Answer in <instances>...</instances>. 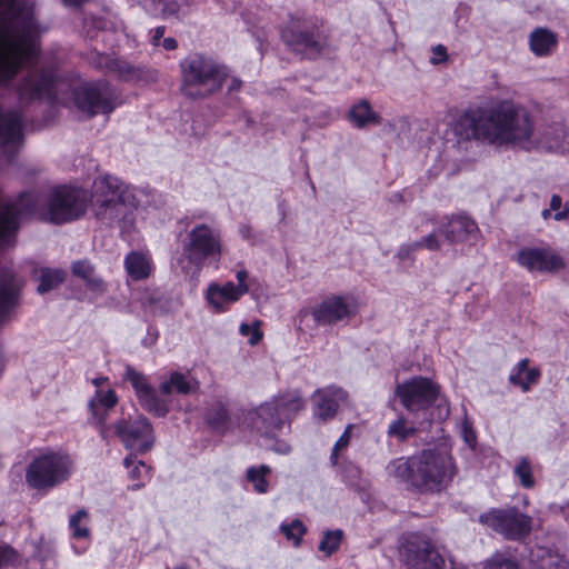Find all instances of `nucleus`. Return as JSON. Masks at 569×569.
Segmentation results:
<instances>
[{
	"label": "nucleus",
	"mask_w": 569,
	"mask_h": 569,
	"mask_svg": "<svg viewBox=\"0 0 569 569\" xmlns=\"http://www.w3.org/2000/svg\"><path fill=\"white\" fill-rule=\"evenodd\" d=\"M41 32L32 0H0V84H7L26 68L28 73L17 89L21 100L46 98L51 102H64L59 93L67 83L57 80L52 71L34 68Z\"/></svg>",
	"instance_id": "f257e3e1"
},
{
	"label": "nucleus",
	"mask_w": 569,
	"mask_h": 569,
	"mask_svg": "<svg viewBox=\"0 0 569 569\" xmlns=\"http://www.w3.org/2000/svg\"><path fill=\"white\" fill-rule=\"evenodd\" d=\"M90 199L96 217L106 224L122 230L132 227L137 200L131 189L118 178L101 176L94 179L91 197L83 188L58 186L49 190L41 214L46 221L62 224L81 218Z\"/></svg>",
	"instance_id": "f03ea898"
},
{
	"label": "nucleus",
	"mask_w": 569,
	"mask_h": 569,
	"mask_svg": "<svg viewBox=\"0 0 569 569\" xmlns=\"http://www.w3.org/2000/svg\"><path fill=\"white\" fill-rule=\"evenodd\" d=\"M535 126L533 116L526 107L502 100L462 114L453 130L461 140H486L495 146L530 151Z\"/></svg>",
	"instance_id": "7ed1b4c3"
},
{
	"label": "nucleus",
	"mask_w": 569,
	"mask_h": 569,
	"mask_svg": "<svg viewBox=\"0 0 569 569\" xmlns=\"http://www.w3.org/2000/svg\"><path fill=\"white\" fill-rule=\"evenodd\" d=\"M389 469L393 477L421 492H439L446 489L457 473L451 455L437 448L425 449L406 460L398 459Z\"/></svg>",
	"instance_id": "20e7f679"
},
{
	"label": "nucleus",
	"mask_w": 569,
	"mask_h": 569,
	"mask_svg": "<svg viewBox=\"0 0 569 569\" xmlns=\"http://www.w3.org/2000/svg\"><path fill=\"white\" fill-rule=\"evenodd\" d=\"M37 203L31 192H23L16 200L0 193V246L11 242L20 221L34 211ZM21 287V279L10 268H0V320L16 306Z\"/></svg>",
	"instance_id": "39448f33"
},
{
	"label": "nucleus",
	"mask_w": 569,
	"mask_h": 569,
	"mask_svg": "<svg viewBox=\"0 0 569 569\" xmlns=\"http://www.w3.org/2000/svg\"><path fill=\"white\" fill-rule=\"evenodd\" d=\"M181 246L178 263L181 271L191 278H198L206 266L218 268L226 251L220 228L204 222L187 231Z\"/></svg>",
	"instance_id": "423d86ee"
},
{
	"label": "nucleus",
	"mask_w": 569,
	"mask_h": 569,
	"mask_svg": "<svg viewBox=\"0 0 569 569\" xmlns=\"http://www.w3.org/2000/svg\"><path fill=\"white\" fill-rule=\"evenodd\" d=\"M181 92L190 99H204L220 91L229 76L226 66L204 54H190L180 62Z\"/></svg>",
	"instance_id": "0eeeda50"
},
{
	"label": "nucleus",
	"mask_w": 569,
	"mask_h": 569,
	"mask_svg": "<svg viewBox=\"0 0 569 569\" xmlns=\"http://www.w3.org/2000/svg\"><path fill=\"white\" fill-rule=\"evenodd\" d=\"M305 406L298 391L271 398L243 413V425L256 433L273 438L283 425Z\"/></svg>",
	"instance_id": "6e6552de"
},
{
	"label": "nucleus",
	"mask_w": 569,
	"mask_h": 569,
	"mask_svg": "<svg viewBox=\"0 0 569 569\" xmlns=\"http://www.w3.org/2000/svg\"><path fill=\"white\" fill-rule=\"evenodd\" d=\"M281 34L288 46L310 60L331 58L336 52L326 31L306 19L292 17Z\"/></svg>",
	"instance_id": "1a4fd4ad"
},
{
	"label": "nucleus",
	"mask_w": 569,
	"mask_h": 569,
	"mask_svg": "<svg viewBox=\"0 0 569 569\" xmlns=\"http://www.w3.org/2000/svg\"><path fill=\"white\" fill-rule=\"evenodd\" d=\"M74 466L70 456L49 451L36 457L27 468L26 481L37 490H50L67 481Z\"/></svg>",
	"instance_id": "9d476101"
},
{
	"label": "nucleus",
	"mask_w": 569,
	"mask_h": 569,
	"mask_svg": "<svg viewBox=\"0 0 569 569\" xmlns=\"http://www.w3.org/2000/svg\"><path fill=\"white\" fill-rule=\"evenodd\" d=\"M479 521L511 540L527 537L532 529V518L516 507L491 509L480 515Z\"/></svg>",
	"instance_id": "9b49d317"
},
{
	"label": "nucleus",
	"mask_w": 569,
	"mask_h": 569,
	"mask_svg": "<svg viewBox=\"0 0 569 569\" xmlns=\"http://www.w3.org/2000/svg\"><path fill=\"white\" fill-rule=\"evenodd\" d=\"M71 96L78 110L88 117H93L98 113H110L114 109L112 91L104 82L76 84L71 90Z\"/></svg>",
	"instance_id": "f8f14e48"
},
{
	"label": "nucleus",
	"mask_w": 569,
	"mask_h": 569,
	"mask_svg": "<svg viewBox=\"0 0 569 569\" xmlns=\"http://www.w3.org/2000/svg\"><path fill=\"white\" fill-rule=\"evenodd\" d=\"M408 569H442L443 559L422 535L410 533L403 538L400 549Z\"/></svg>",
	"instance_id": "ddd939ff"
},
{
	"label": "nucleus",
	"mask_w": 569,
	"mask_h": 569,
	"mask_svg": "<svg viewBox=\"0 0 569 569\" xmlns=\"http://www.w3.org/2000/svg\"><path fill=\"white\" fill-rule=\"evenodd\" d=\"M396 393L402 406L415 413L427 410L436 401L439 387L428 378L413 377L398 385Z\"/></svg>",
	"instance_id": "4468645a"
},
{
	"label": "nucleus",
	"mask_w": 569,
	"mask_h": 569,
	"mask_svg": "<svg viewBox=\"0 0 569 569\" xmlns=\"http://www.w3.org/2000/svg\"><path fill=\"white\" fill-rule=\"evenodd\" d=\"M114 433L126 448L139 453L149 451L154 443L153 429L149 420L138 417L133 420L121 419L113 426Z\"/></svg>",
	"instance_id": "2eb2a0df"
},
{
	"label": "nucleus",
	"mask_w": 569,
	"mask_h": 569,
	"mask_svg": "<svg viewBox=\"0 0 569 569\" xmlns=\"http://www.w3.org/2000/svg\"><path fill=\"white\" fill-rule=\"evenodd\" d=\"M356 309L352 298L331 296L317 305L311 315L317 325L327 326L350 319L356 313Z\"/></svg>",
	"instance_id": "dca6fc26"
},
{
	"label": "nucleus",
	"mask_w": 569,
	"mask_h": 569,
	"mask_svg": "<svg viewBox=\"0 0 569 569\" xmlns=\"http://www.w3.org/2000/svg\"><path fill=\"white\" fill-rule=\"evenodd\" d=\"M517 262L530 272H553L563 268V260L549 247H525L517 253Z\"/></svg>",
	"instance_id": "f3484780"
},
{
	"label": "nucleus",
	"mask_w": 569,
	"mask_h": 569,
	"mask_svg": "<svg viewBox=\"0 0 569 569\" xmlns=\"http://www.w3.org/2000/svg\"><path fill=\"white\" fill-rule=\"evenodd\" d=\"M477 223L468 216H453L446 223H441L431 233H438L441 247L445 243L456 246L459 243L472 241L478 234Z\"/></svg>",
	"instance_id": "a211bd4d"
},
{
	"label": "nucleus",
	"mask_w": 569,
	"mask_h": 569,
	"mask_svg": "<svg viewBox=\"0 0 569 569\" xmlns=\"http://www.w3.org/2000/svg\"><path fill=\"white\" fill-rule=\"evenodd\" d=\"M566 144V130L562 123L553 122L540 128L535 126L532 134V146L530 151L558 152L563 151Z\"/></svg>",
	"instance_id": "6ab92c4d"
},
{
	"label": "nucleus",
	"mask_w": 569,
	"mask_h": 569,
	"mask_svg": "<svg viewBox=\"0 0 569 569\" xmlns=\"http://www.w3.org/2000/svg\"><path fill=\"white\" fill-rule=\"evenodd\" d=\"M313 399L316 402L315 415L322 420H327L336 415L340 402L347 399V393L341 388L329 387L317 390Z\"/></svg>",
	"instance_id": "aec40b11"
},
{
	"label": "nucleus",
	"mask_w": 569,
	"mask_h": 569,
	"mask_svg": "<svg viewBox=\"0 0 569 569\" xmlns=\"http://www.w3.org/2000/svg\"><path fill=\"white\" fill-rule=\"evenodd\" d=\"M246 293L243 287L236 288L233 282H227L223 286L218 283L209 284L206 299L208 303L218 312L224 311L228 305H231L240 299Z\"/></svg>",
	"instance_id": "412c9836"
},
{
	"label": "nucleus",
	"mask_w": 569,
	"mask_h": 569,
	"mask_svg": "<svg viewBox=\"0 0 569 569\" xmlns=\"http://www.w3.org/2000/svg\"><path fill=\"white\" fill-rule=\"evenodd\" d=\"M22 137V116L18 111L0 112V146L9 152Z\"/></svg>",
	"instance_id": "4be33fe9"
},
{
	"label": "nucleus",
	"mask_w": 569,
	"mask_h": 569,
	"mask_svg": "<svg viewBox=\"0 0 569 569\" xmlns=\"http://www.w3.org/2000/svg\"><path fill=\"white\" fill-rule=\"evenodd\" d=\"M159 390L163 396L172 393L188 396L199 390V382L189 373L174 371L160 383Z\"/></svg>",
	"instance_id": "5701e85b"
},
{
	"label": "nucleus",
	"mask_w": 569,
	"mask_h": 569,
	"mask_svg": "<svg viewBox=\"0 0 569 569\" xmlns=\"http://www.w3.org/2000/svg\"><path fill=\"white\" fill-rule=\"evenodd\" d=\"M127 276L132 281H141L149 278L153 270L151 257L144 252L131 251L123 261Z\"/></svg>",
	"instance_id": "b1692460"
},
{
	"label": "nucleus",
	"mask_w": 569,
	"mask_h": 569,
	"mask_svg": "<svg viewBox=\"0 0 569 569\" xmlns=\"http://www.w3.org/2000/svg\"><path fill=\"white\" fill-rule=\"evenodd\" d=\"M112 70L123 81L152 83L158 80V72L153 69L134 67L122 60L112 62Z\"/></svg>",
	"instance_id": "393cba45"
},
{
	"label": "nucleus",
	"mask_w": 569,
	"mask_h": 569,
	"mask_svg": "<svg viewBox=\"0 0 569 569\" xmlns=\"http://www.w3.org/2000/svg\"><path fill=\"white\" fill-rule=\"evenodd\" d=\"M557 43V34L547 28H536L529 34V48L537 57L550 56Z\"/></svg>",
	"instance_id": "a878e982"
},
{
	"label": "nucleus",
	"mask_w": 569,
	"mask_h": 569,
	"mask_svg": "<svg viewBox=\"0 0 569 569\" xmlns=\"http://www.w3.org/2000/svg\"><path fill=\"white\" fill-rule=\"evenodd\" d=\"M117 400L113 390H97L94 397L89 402V408L96 425H102L104 422L108 410L116 406Z\"/></svg>",
	"instance_id": "bb28decb"
},
{
	"label": "nucleus",
	"mask_w": 569,
	"mask_h": 569,
	"mask_svg": "<svg viewBox=\"0 0 569 569\" xmlns=\"http://www.w3.org/2000/svg\"><path fill=\"white\" fill-rule=\"evenodd\" d=\"M529 360H520L509 376V381L513 386H519L523 392H527L530 387L537 383L540 371L537 368H529Z\"/></svg>",
	"instance_id": "cd10ccee"
},
{
	"label": "nucleus",
	"mask_w": 569,
	"mask_h": 569,
	"mask_svg": "<svg viewBox=\"0 0 569 569\" xmlns=\"http://www.w3.org/2000/svg\"><path fill=\"white\" fill-rule=\"evenodd\" d=\"M348 119L355 127L362 129L367 126L378 124L380 116L372 110L368 100H361L349 110Z\"/></svg>",
	"instance_id": "c85d7f7f"
},
{
	"label": "nucleus",
	"mask_w": 569,
	"mask_h": 569,
	"mask_svg": "<svg viewBox=\"0 0 569 569\" xmlns=\"http://www.w3.org/2000/svg\"><path fill=\"white\" fill-rule=\"evenodd\" d=\"M420 249H427L430 251L441 250V241L438 239V233H429L426 237L421 238L420 240L400 246L396 257L400 261H406L408 259H411L413 252Z\"/></svg>",
	"instance_id": "c756f323"
},
{
	"label": "nucleus",
	"mask_w": 569,
	"mask_h": 569,
	"mask_svg": "<svg viewBox=\"0 0 569 569\" xmlns=\"http://www.w3.org/2000/svg\"><path fill=\"white\" fill-rule=\"evenodd\" d=\"M204 418L207 423L219 432H224L229 428V412L221 401L212 402L208 408Z\"/></svg>",
	"instance_id": "7c9ffc66"
},
{
	"label": "nucleus",
	"mask_w": 569,
	"mask_h": 569,
	"mask_svg": "<svg viewBox=\"0 0 569 569\" xmlns=\"http://www.w3.org/2000/svg\"><path fill=\"white\" fill-rule=\"evenodd\" d=\"M146 6L162 17L176 14L182 7L190 6V0H144Z\"/></svg>",
	"instance_id": "2f4dec72"
},
{
	"label": "nucleus",
	"mask_w": 569,
	"mask_h": 569,
	"mask_svg": "<svg viewBox=\"0 0 569 569\" xmlns=\"http://www.w3.org/2000/svg\"><path fill=\"white\" fill-rule=\"evenodd\" d=\"M139 402L142 408L158 417H163L169 411L168 402L164 399L159 398L153 388L144 395H141Z\"/></svg>",
	"instance_id": "473e14b6"
},
{
	"label": "nucleus",
	"mask_w": 569,
	"mask_h": 569,
	"mask_svg": "<svg viewBox=\"0 0 569 569\" xmlns=\"http://www.w3.org/2000/svg\"><path fill=\"white\" fill-rule=\"evenodd\" d=\"M66 273L60 269H42L40 274V283L37 291L40 295L47 293L56 289L60 283L63 282Z\"/></svg>",
	"instance_id": "72a5a7b5"
},
{
	"label": "nucleus",
	"mask_w": 569,
	"mask_h": 569,
	"mask_svg": "<svg viewBox=\"0 0 569 569\" xmlns=\"http://www.w3.org/2000/svg\"><path fill=\"white\" fill-rule=\"evenodd\" d=\"M271 469L266 465L259 467H251L247 470V479L252 483L258 493H266L269 490L267 477L270 475Z\"/></svg>",
	"instance_id": "f704fd0d"
},
{
	"label": "nucleus",
	"mask_w": 569,
	"mask_h": 569,
	"mask_svg": "<svg viewBox=\"0 0 569 569\" xmlns=\"http://www.w3.org/2000/svg\"><path fill=\"white\" fill-rule=\"evenodd\" d=\"M89 515L84 509L78 510L70 517L69 527L72 530V537L77 539H84L90 536L88 528Z\"/></svg>",
	"instance_id": "c9c22d12"
},
{
	"label": "nucleus",
	"mask_w": 569,
	"mask_h": 569,
	"mask_svg": "<svg viewBox=\"0 0 569 569\" xmlns=\"http://www.w3.org/2000/svg\"><path fill=\"white\" fill-rule=\"evenodd\" d=\"M30 569H54L56 561L49 548H37V551L28 560Z\"/></svg>",
	"instance_id": "e433bc0d"
},
{
	"label": "nucleus",
	"mask_w": 569,
	"mask_h": 569,
	"mask_svg": "<svg viewBox=\"0 0 569 569\" xmlns=\"http://www.w3.org/2000/svg\"><path fill=\"white\" fill-rule=\"evenodd\" d=\"M124 378L133 387L138 399L140 398L141 395H144L147 391H149L152 388L149 385V382L147 381L146 376L143 373L137 371L131 366H126Z\"/></svg>",
	"instance_id": "4c0bfd02"
},
{
	"label": "nucleus",
	"mask_w": 569,
	"mask_h": 569,
	"mask_svg": "<svg viewBox=\"0 0 569 569\" xmlns=\"http://www.w3.org/2000/svg\"><path fill=\"white\" fill-rule=\"evenodd\" d=\"M513 473L518 478L520 485L523 488L530 489L535 486V478L532 475V468L527 458H521L516 467Z\"/></svg>",
	"instance_id": "58836bf2"
},
{
	"label": "nucleus",
	"mask_w": 569,
	"mask_h": 569,
	"mask_svg": "<svg viewBox=\"0 0 569 569\" xmlns=\"http://www.w3.org/2000/svg\"><path fill=\"white\" fill-rule=\"evenodd\" d=\"M342 535V531L339 529L326 531L319 542L318 549L325 552L327 556H330L339 548Z\"/></svg>",
	"instance_id": "ea45409f"
},
{
	"label": "nucleus",
	"mask_w": 569,
	"mask_h": 569,
	"mask_svg": "<svg viewBox=\"0 0 569 569\" xmlns=\"http://www.w3.org/2000/svg\"><path fill=\"white\" fill-rule=\"evenodd\" d=\"M280 530L288 540H292L295 546H298L301 537L306 532V527L302 521L295 519L290 523H282Z\"/></svg>",
	"instance_id": "a19ab883"
},
{
	"label": "nucleus",
	"mask_w": 569,
	"mask_h": 569,
	"mask_svg": "<svg viewBox=\"0 0 569 569\" xmlns=\"http://www.w3.org/2000/svg\"><path fill=\"white\" fill-rule=\"evenodd\" d=\"M416 432L412 426H408L403 418H398L388 428V435L398 440H406Z\"/></svg>",
	"instance_id": "79ce46f5"
},
{
	"label": "nucleus",
	"mask_w": 569,
	"mask_h": 569,
	"mask_svg": "<svg viewBox=\"0 0 569 569\" xmlns=\"http://www.w3.org/2000/svg\"><path fill=\"white\" fill-rule=\"evenodd\" d=\"M549 208L551 211H555L552 218L556 221H565L569 219V202L562 204V199L559 194H552Z\"/></svg>",
	"instance_id": "37998d69"
},
{
	"label": "nucleus",
	"mask_w": 569,
	"mask_h": 569,
	"mask_svg": "<svg viewBox=\"0 0 569 569\" xmlns=\"http://www.w3.org/2000/svg\"><path fill=\"white\" fill-rule=\"evenodd\" d=\"M483 569H520L516 561L503 555L497 553L489 559Z\"/></svg>",
	"instance_id": "c03bdc74"
},
{
	"label": "nucleus",
	"mask_w": 569,
	"mask_h": 569,
	"mask_svg": "<svg viewBox=\"0 0 569 569\" xmlns=\"http://www.w3.org/2000/svg\"><path fill=\"white\" fill-rule=\"evenodd\" d=\"M260 321H254L252 325L241 323L239 331L242 336L249 337V343L256 346L262 339V332L259 329Z\"/></svg>",
	"instance_id": "a18cd8bd"
},
{
	"label": "nucleus",
	"mask_w": 569,
	"mask_h": 569,
	"mask_svg": "<svg viewBox=\"0 0 569 569\" xmlns=\"http://www.w3.org/2000/svg\"><path fill=\"white\" fill-rule=\"evenodd\" d=\"M351 428L352 426H348L346 428V430L343 431V433L340 436V438L337 440L333 449H332V452H331V456H330V461L332 465H337L338 463V456H339V452L345 450L348 445H349V441H350V431H351Z\"/></svg>",
	"instance_id": "49530a36"
},
{
	"label": "nucleus",
	"mask_w": 569,
	"mask_h": 569,
	"mask_svg": "<svg viewBox=\"0 0 569 569\" xmlns=\"http://www.w3.org/2000/svg\"><path fill=\"white\" fill-rule=\"evenodd\" d=\"M19 555L8 545H0V569L13 566L18 562Z\"/></svg>",
	"instance_id": "de8ad7c7"
},
{
	"label": "nucleus",
	"mask_w": 569,
	"mask_h": 569,
	"mask_svg": "<svg viewBox=\"0 0 569 569\" xmlns=\"http://www.w3.org/2000/svg\"><path fill=\"white\" fill-rule=\"evenodd\" d=\"M123 463L126 468H130L132 466V468L129 470V477L133 480L141 478L142 470L144 472H148L149 470L143 461L140 460L136 463L131 457H127Z\"/></svg>",
	"instance_id": "09e8293b"
},
{
	"label": "nucleus",
	"mask_w": 569,
	"mask_h": 569,
	"mask_svg": "<svg viewBox=\"0 0 569 569\" xmlns=\"http://www.w3.org/2000/svg\"><path fill=\"white\" fill-rule=\"evenodd\" d=\"M72 272L74 276L83 279H89L93 273L94 269L88 261H77L72 264Z\"/></svg>",
	"instance_id": "8fccbe9b"
},
{
	"label": "nucleus",
	"mask_w": 569,
	"mask_h": 569,
	"mask_svg": "<svg viewBox=\"0 0 569 569\" xmlns=\"http://www.w3.org/2000/svg\"><path fill=\"white\" fill-rule=\"evenodd\" d=\"M84 282L87 288L96 295H102L106 291V282L100 277L96 276V273H93Z\"/></svg>",
	"instance_id": "3c124183"
},
{
	"label": "nucleus",
	"mask_w": 569,
	"mask_h": 569,
	"mask_svg": "<svg viewBox=\"0 0 569 569\" xmlns=\"http://www.w3.org/2000/svg\"><path fill=\"white\" fill-rule=\"evenodd\" d=\"M360 469L353 465H348L343 469V477L349 486L356 487L359 485Z\"/></svg>",
	"instance_id": "603ef678"
},
{
	"label": "nucleus",
	"mask_w": 569,
	"mask_h": 569,
	"mask_svg": "<svg viewBox=\"0 0 569 569\" xmlns=\"http://www.w3.org/2000/svg\"><path fill=\"white\" fill-rule=\"evenodd\" d=\"M447 60V49L442 44H438L432 49V57L430 58V62L432 64H439Z\"/></svg>",
	"instance_id": "864d4df0"
},
{
	"label": "nucleus",
	"mask_w": 569,
	"mask_h": 569,
	"mask_svg": "<svg viewBox=\"0 0 569 569\" xmlns=\"http://www.w3.org/2000/svg\"><path fill=\"white\" fill-rule=\"evenodd\" d=\"M462 435L463 440L472 448L476 445V432L467 421L462 423Z\"/></svg>",
	"instance_id": "5fc2aeb1"
},
{
	"label": "nucleus",
	"mask_w": 569,
	"mask_h": 569,
	"mask_svg": "<svg viewBox=\"0 0 569 569\" xmlns=\"http://www.w3.org/2000/svg\"><path fill=\"white\" fill-rule=\"evenodd\" d=\"M238 232L240 237L247 241L254 242L257 240L256 233L251 226L249 224H241L239 226Z\"/></svg>",
	"instance_id": "6e6d98bb"
},
{
	"label": "nucleus",
	"mask_w": 569,
	"mask_h": 569,
	"mask_svg": "<svg viewBox=\"0 0 569 569\" xmlns=\"http://www.w3.org/2000/svg\"><path fill=\"white\" fill-rule=\"evenodd\" d=\"M236 278L238 280V284L236 286V288H241L243 287L246 289V293L248 292L249 290V287L248 284L246 283V280L248 278V273L246 270H239L237 271L236 273Z\"/></svg>",
	"instance_id": "4d7b16f0"
},
{
	"label": "nucleus",
	"mask_w": 569,
	"mask_h": 569,
	"mask_svg": "<svg viewBox=\"0 0 569 569\" xmlns=\"http://www.w3.org/2000/svg\"><path fill=\"white\" fill-rule=\"evenodd\" d=\"M164 34V27H158L154 29V32L151 37V42L153 46H160L161 39Z\"/></svg>",
	"instance_id": "13d9d810"
},
{
	"label": "nucleus",
	"mask_w": 569,
	"mask_h": 569,
	"mask_svg": "<svg viewBox=\"0 0 569 569\" xmlns=\"http://www.w3.org/2000/svg\"><path fill=\"white\" fill-rule=\"evenodd\" d=\"M160 46H162L166 50H174L177 48V41L171 37L164 38L162 39Z\"/></svg>",
	"instance_id": "bf43d9fd"
},
{
	"label": "nucleus",
	"mask_w": 569,
	"mask_h": 569,
	"mask_svg": "<svg viewBox=\"0 0 569 569\" xmlns=\"http://www.w3.org/2000/svg\"><path fill=\"white\" fill-rule=\"evenodd\" d=\"M273 450L281 455H288L291 451V447L288 443H278Z\"/></svg>",
	"instance_id": "052dcab7"
},
{
	"label": "nucleus",
	"mask_w": 569,
	"mask_h": 569,
	"mask_svg": "<svg viewBox=\"0 0 569 569\" xmlns=\"http://www.w3.org/2000/svg\"><path fill=\"white\" fill-rule=\"evenodd\" d=\"M142 305L146 306V307H152L157 301H158V298L154 297L153 295H146L142 299Z\"/></svg>",
	"instance_id": "680f3d73"
},
{
	"label": "nucleus",
	"mask_w": 569,
	"mask_h": 569,
	"mask_svg": "<svg viewBox=\"0 0 569 569\" xmlns=\"http://www.w3.org/2000/svg\"><path fill=\"white\" fill-rule=\"evenodd\" d=\"M242 87V81L239 78H232L229 84V91H238Z\"/></svg>",
	"instance_id": "e2e57ef3"
},
{
	"label": "nucleus",
	"mask_w": 569,
	"mask_h": 569,
	"mask_svg": "<svg viewBox=\"0 0 569 569\" xmlns=\"http://www.w3.org/2000/svg\"><path fill=\"white\" fill-rule=\"evenodd\" d=\"M541 216L545 220H548L550 218H552V211L550 210V208L548 209H545L542 212H541Z\"/></svg>",
	"instance_id": "0e129e2a"
},
{
	"label": "nucleus",
	"mask_w": 569,
	"mask_h": 569,
	"mask_svg": "<svg viewBox=\"0 0 569 569\" xmlns=\"http://www.w3.org/2000/svg\"><path fill=\"white\" fill-rule=\"evenodd\" d=\"M106 380H107V378L100 377V378H96V379H93V380H92V382H93V385H94L96 387H100V385H101L102 382H104Z\"/></svg>",
	"instance_id": "69168bd1"
},
{
	"label": "nucleus",
	"mask_w": 569,
	"mask_h": 569,
	"mask_svg": "<svg viewBox=\"0 0 569 569\" xmlns=\"http://www.w3.org/2000/svg\"><path fill=\"white\" fill-rule=\"evenodd\" d=\"M563 515L566 519L569 521V502L563 507Z\"/></svg>",
	"instance_id": "338daca9"
},
{
	"label": "nucleus",
	"mask_w": 569,
	"mask_h": 569,
	"mask_svg": "<svg viewBox=\"0 0 569 569\" xmlns=\"http://www.w3.org/2000/svg\"><path fill=\"white\" fill-rule=\"evenodd\" d=\"M552 565H556V561L552 558H549L548 559V566L550 567Z\"/></svg>",
	"instance_id": "774afa93"
}]
</instances>
